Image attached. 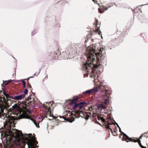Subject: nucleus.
Masks as SVG:
<instances>
[{"label": "nucleus", "mask_w": 148, "mask_h": 148, "mask_svg": "<svg viewBox=\"0 0 148 148\" xmlns=\"http://www.w3.org/2000/svg\"><path fill=\"white\" fill-rule=\"evenodd\" d=\"M3 101V103L2 105H1L2 108L5 110L6 113H8L10 112L12 113L14 112V110L18 111V113H15V116H10L8 114V119L5 122V124L4 127L8 128V132L10 130H12L13 128L11 129V126L14 125L13 122L14 120L22 118H26L30 119L34 123L36 126L37 127H39V125L35 122L32 119H31L30 117L27 115L26 114V111L25 110H23L20 106V105L18 103L14 104L12 106V108L8 109L9 106L7 103V101L6 100L4 97L2 98Z\"/></svg>", "instance_id": "obj_1"}, {"label": "nucleus", "mask_w": 148, "mask_h": 148, "mask_svg": "<svg viewBox=\"0 0 148 148\" xmlns=\"http://www.w3.org/2000/svg\"><path fill=\"white\" fill-rule=\"evenodd\" d=\"M5 134L7 136V139L14 145H17L19 143H22L24 148L38 147L36 145L38 142L31 134L23 135L20 131L16 129L10 130L8 134H6V133Z\"/></svg>", "instance_id": "obj_2"}, {"label": "nucleus", "mask_w": 148, "mask_h": 148, "mask_svg": "<svg viewBox=\"0 0 148 148\" xmlns=\"http://www.w3.org/2000/svg\"><path fill=\"white\" fill-rule=\"evenodd\" d=\"M95 46L92 45L87 47L86 53L88 58L87 61L84 65V67L86 70L87 69L88 66L90 67L93 64L95 57L97 58V64L99 63L101 61L102 54L101 53L96 54Z\"/></svg>", "instance_id": "obj_3"}, {"label": "nucleus", "mask_w": 148, "mask_h": 148, "mask_svg": "<svg viewBox=\"0 0 148 148\" xmlns=\"http://www.w3.org/2000/svg\"><path fill=\"white\" fill-rule=\"evenodd\" d=\"M110 92V91L109 90H106V89H104V88H103V89H102V94L103 93L105 94L106 97L108 98L107 99L106 98L104 100L103 103L106 105L109 103V99L110 95L111 94H110L109 95H108L109 93Z\"/></svg>", "instance_id": "obj_4"}, {"label": "nucleus", "mask_w": 148, "mask_h": 148, "mask_svg": "<svg viewBox=\"0 0 148 148\" xmlns=\"http://www.w3.org/2000/svg\"><path fill=\"white\" fill-rule=\"evenodd\" d=\"M25 96L24 94H21L19 95L16 96L14 97H12L11 98L14 100H21Z\"/></svg>", "instance_id": "obj_5"}, {"label": "nucleus", "mask_w": 148, "mask_h": 148, "mask_svg": "<svg viewBox=\"0 0 148 148\" xmlns=\"http://www.w3.org/2000/svg\"><path fill=\"white\" fill-rule=\"evenodd\" d=\"M98 91V89L97 88L94 87L92 89L86 90L83 92V94H86L88 93H91L93 92H97Z\"/></svg>", "instance_id": "obj_6"}, {"label": "nucleus", "mask_w": 148, "mask_h": 148, "mask_svg": "<svg viewBox=\"0 0 148 148\" xmlns=\"http://www.w3.org/2000/svg\"><path fill=\"white\" fill-rule=\"evenodd\" d=\"M102 122H103L104 123H105V125H103L102 124V127L103 126H104L105 128L106 129H108L112 131V130L110 128V125L109 124L107 123L106 122H105V120L103 118V117H102Z\"/></svg>", "instance_id": "obj_7"}, {"label": "nucleus", "mask_w": 148, "mask_h": 148, "mask_svg": "<svg viewBox=\"0 0 148 148\" xmlns=\"http://www.w3.org/2000/svg\"><path fill=\"white\" fill-rule=\"evenodd\" d=\"M144 136L143 134H142L140 136L139 139H137L136 140H133L134 141V142H139V145L140 146V147L142 148H146V147H144V146H143L140 143L141 141L140 140V139H141Z\"/></svg>", "instance_id": "obj_8"}, {"label": "nucleus", "mask_w": 148, "mask_h": 148, "mask_svg": "<svg viewBox=\"0 0 148 148\" xmlns=\"http://www.w3.org/2000/svg\"><path fill=\"white\" fill-rule=\"evenodd\" d=\"M119 131L121 132L123 134L124 136L126 137L127 139H128V140H130V141L132 140V138H129V137L126 134H125V133H124L121 132V130H119Z\"/></svg>", "instance_id": "obj_9"}, {"label": "nucleus", "mask_w": 148, "mask_h": 148, "mask_svg": "<svg viewBox=\"0 0 148 148\" xmlns=\"http://www.w3.org/2000/svg\"><path fill=\"white\" fill-rule=\"evenodd\" d=\"M98 25V24H96V26L97 27V29L96 30V32H98V33L99 34V35H101L102 34H101V32L99 30V26H98V25Z\"/></svg>", "instance_id": "obj_10"}, {"label": "nucleus", "mask_w": 148, "mask_h": 148, "mask_svg": "<svg viewBox=\"0 0 148 148\" xmlns=\"http://www.w3.org/2000/svg\"><path fill=\"white\" fill-rule=\"evenodd\" d=\"M97 108L99 110H102V103H100L98 105Z\"/></svg>", "instance_id": "obj_11"}, {"label": "nucleus", "mask_w": 148, "mask_h": 148, "mask_svg": "<svg viewBox=\"0 0 148 148\" xmlns=\"http://www.w3.org/2000/svg\"><path fill=\"white\" fill-rule=\"evenodd\" d=\"M75 112L77 114H81L83 113V111L79 110H77Z\"/></svg>", "instance_id": "obj_12"}, {"label": "nucleus", "mask_w": 148, "mask_h": 148, "mask_svg": "<svg viewBox=\"0 0 148 148\" xmlns=\"http://www.w3.org/2000/svg\"><path fill=\"white\" fill-rule=\"evenodd\" d=\"M79 105L78 104H76L75 105L73 106V109L75 110L76 108L77 107L79 106Z\"/></svg>", "instance_id": "obj_13"}, {"label": "nucleus", "mask_w": 148, "mask_h": 148, "mask_svg": "<svg viewBox=\"0 0 148 148\" xmlns=\"http://www.w3.org/2000/svg\"><path fill=\"white\" fill-rule=\"evenodd\" d=\"M78 104L79 105H84V104H86V103L85 102L83 101L81 102Z\"/></svg>", "instance_id": "obj_14"}, {"label": "nucleus", "mask_w": 148, "mask_h": 148, "mask_svg": "<svg viewBox=\"0 0 148 148\" xmlns=\"http://www.w3.org/2000/svg\"><path fill=\"white\" fill-rule=\"evenodd\" d=\"M21 82L23 83V87L25 88V84H26V83H25V82L23 80H22L21 81Z\"/></svg>", "instance_id": "obj_15"}, {"label": "nucleus", "mask_w": 148, "mask_h": 148, "mask_svg": "<svg viewBox=\"0 0 148 148\" xmlns=\"http://www.w3.org/2000/svg\"><path fill=\"white\" fill-rule=\"evenodd\" d=\"M107 107V106L106 105H103L102 104V109H105Z\"/></svg>", "instance_id": "obj_16"}, {"label": "nucleus", "mask_w": 148, "mask_h": 148, "mask_svg": "<svg viewBox=\"0 0 148 148\" xmlns=\"http://www.w3.org/2000/svg\"><path fill=\"white\" fill-rule=\"evenodd\" d=\"M28 92V90L27 89H26L24 91V92L25 94H27Z\"/></svg>", "instance_id": "obj_17"}, {"label": "nucleus", "mask_w": 148, "mask_h": 148, "mask_svg": "<svg viewBox=\"0 0 148 148\" xmlns=\"http://www.w3.org/2000/svg\"><path fill=\"white\" fill-rule=\"evenodd\" d=\"M84 105H79V107L80 109H81L83 107H84Z\"/></svg>", "instance_id": "obj_18"}, {"label": "nucleus", "mask_w": 148, "mask_h": 148, "mask_svg": "<svg viewBox=\"0 0 148 148\" xmlns=\"http://www.w3.org/2000/svg\"><path fill=\"white\" fill-rule=\"evenodd\" d=\"M78 99V98H74V99H73V100L75 102L77 101Z\"/></svg>", "instance_id": "obj_19"}, {"label": "nucleus", "mask_w": 148, "mask_h": 148, "mask_svg": "<svg viewBox=\"0 0 148 148\" xmlns=\"http://www.w3.org/2000/svg\"><path fill=\"white\" fill-rule=\"evenodd\" d=\"M12 81V80H9L8 81V82H7L5 84V85H7V84H8V83L10 82H11Z\"/></svg>", "instance_id": "obj_20"}, {"label": "nucleus", "mask_w": 148, "mask_h": 148, "mask_svg": "<svg viewBox=\"0 0 148 148\" xmlns=\"http://www.w3.org/2000/svg\"><path fill=\"white\" fill-rule=\"evenodd\" d=\"M98 119L99 120H101L102 121V117H98Z\"/></svg>", "instance_id": "obj_21"}, {"label": "nucleus", "mask_w": 148, "mask_h": 148, "mask_svg": "<svg viewBox=\"0 0 148 148\" xmlns=\"http://www.w3.org/2000/svg\"><path fill=\"white\" fill-rule=\"evenodd\" d=\"M98 10H99V12H100V13H101V9L100 8H99Z\"/></svg>", "instance_id": "obj_22"}, {"label": "nucleus", "mask_w": 148, "mask_h": 148, "mask_svg": "<svg viewBox=\"0 0 148 148\" xmlns=\"http://www.w3.org/2000/svg\"><path fill=\"white\" fill-rule=\"evenodd\" d=\"M116 124H117V125L118 127H119V129L120 130H121V129L120 127H119V125H118L117 123Z\"/></svg>", "instance_id": "obj_23"}, {"label": "nucleus", "mask_w": 148, "mask_h": 148, "mask_svg": "<svg viewBox=\"0 0 148 148\" xmlns=\"http://www.w3.org/2000/svg\"><path fill=\"white\" fill-rule=\"evenodd\" d=\"M116 124H117V125L118 127H119V129L120 130H121V129L120 127H119V125H118L117 123Z\"/></svg>", "instance_id": "obj_24"}, {"label": "nucleus", "mask_w": 148, "mask_h": 148, "mask_svg": "<svg viewBox=\"0 0 148 148\" xmlns=\"http://www.w3.org/2000/svg\"><path fill=\"white\" fill-rule=\"evenodd\" d=\"M116 124H117V125L118 127H119V129L120 130H121V129L120 127H119V125H118L117 123Z\"/></svg>", "instance_id": "obj_25"}, {"label": "nucleus", "mask_w": 148, "mask_h": 148, "mask_svg": "<svg viewBox=\"0 0 148 148\" xmlns=\"http://www.w3.org/2000/svg\"><path fill=\"white\" fill-rule=\"evenodd\" d=\"M75 102L73 100L72 101L71 103V104H72L74 103Z\"/></svg>", "instance_id": "obj_26"}, {"label": "nucleus", "mask_w": 148, "mask_h": 148, "mask_svg": "<svg viewBox=\"0 0 148 148\" xmlns=\"http://www.w3.org/2000/svg\"><path fill=\"white\" fill-rule=\"evenodd\" d=\"M97 123L101 125V124L100 123H99V122H97Z\"/></svg>", "instance_id": "obj_27"}, {"label": "nucleus", "mask_w": 148, "mask_h": 148, "mask_svg": "<svg viewBox=\"0 0 148 148\" xmlns=\"http://www.w3.org/2000/svg\"><path fill=\"white\" fill-rule=\"evenodd\" d=\"M33 77H29V78L27 79H28L29 78H33Z\"/></svg>", "instance_id": "obj_28"}, {"label": "nucleus", "mask_w": 148, "mask_h": 148, "mask_svg": "<svg viewBox=\"0 0 148 148\" xmlns=\"http://www.w3.org/2000/svg\"><path fill=\"white\" fill-rule=\"evenodd\" d=\"M85 119L86 120H88V117H86Z\"/></svg>", "instance_id": "obj_29"}, {"label": "nucleus", "mask_w": 148, "mask_h": 148, "mask_svg": "<svg viewBox=\"0 0 148 148\" xmlns=\"http://www.w3.org/2000/svg\"><path fill=\"white\" fill-rule=\"evenodd\" d=\"M3 94H4V95H5V96H6V94H5V93L4 92H3Z\"/></svg>", "instance_id": "obj_30"}, {"label": "nucleus", "mask_w": 148, "mask_h": 148, "mask_svg": "<svg viewBox=\"0 0 148 148\" xmlns=\"http://www.w3.org/2000/svg\"><path fill=\"white\" fill-rule=\"evenodd\" d=\"M74 121V120H73V121H70V122H71V123H72V122H73Z\"/></svg>", "instance_id": "obj_31"}, {"label": "nucleus", "mask_w": 148, "mask_h": 148, "mask_svg": "<svg viewBox=\"0 0 148 148\" xmlns=\"http://www.w3.org/2000/svg\"><path fill=\"white\" fill-rule=\"evenodd\" d=\"M100 4H99V6L100 7H101V5H100Z\"/></svg>", "instance_id": "obj_32"}, {"label": "nucleus", "mask_w": 148, "mask_h": 148, "mask_svg": "<svg viewBox=\"0 0 148 148\" xmlns=\"http://www.w3.org/2000/svg\"><path fill=\"white\" fill-rule=\"evenodd\" d=\"M97 23H98V21H97Z\"/></svg>", "instance_id": "obj_33"}, {"label": "nucleus", "mask_w": 148, "mask_h": 148, "mask_svg": "<svg viewBox=\"0 0 148 148\" xmlns=\"http://www.w3.org/2000/svg\"><path fill=\"white\" fill-rule=\"evenodd\" d=\"M140 5V6H143V5Z\"/></svg>", "instance_id": "obj_34"}, {"label": "nucleus", "mask_w": 148, "mask_h": 148, "mask_svg": "<svg viewBox=\"0 0 148 148\" xmlns=\"http://www.w3.org/2000/svg\"><path fill=\"white\" fill-rule=\"evenodd\" d=\"M108 8H106V10H107V9Z\"/></svg>", "instance_id": "obj_35"}, {"label": "nucleus", "mask_w": 148, "mask_h": 148, "mask_svg": "<svg viewBox=\"0 0 148 148\" xmlns=\"http://www.w3.org/2000/svg\"><path fill=\"white\" fill-rule=\"evenodd\" d=\"M105 113H107V112H105Z\"/></svg>", "instance_id": "obj_36"}, {"label": "nucleus", "mask_w": 148, "mask_h": 148, "mask_svg": "<svg viewBox=\"0 0 148 148\" xmlns=\"http://www.w3.org/2000/svg\"><path fill=\"white\" fill-rule=\"evenodd\" d=\"M29 87H30V88H31V86H29Z\"/></svg>", "instance_id": "obj_37"}, {"label": "nucleus", "mask_w": 148, "mask_h": 148, "mask_svg": "<svg viewBox=\"0 0 148 148\" xmlns=\"http://www.w3.org/2000/svg\"><path fill=\"white\" fill-rule=\"evenodd\" d=\"M129 141H127V142H128Z\"/></svg>", "instance_id": "obj_38"}, {"label": "nucleus", "mask_w": 148, "mask_h": 148, "mask_svg": "<svg viewBox=\"0 0 148 148\" xmlns=\"http://www.w3.org/2000/svg\"><path fill=\"white\" fill-rule=\"evenodd\" d=\"M101 37L102 38V35L101 36Z\"/></svg>", "instance_id": "obj_39"}]
</instances>
